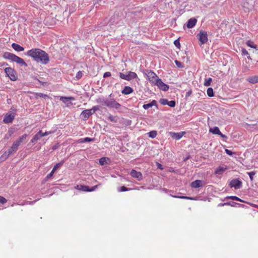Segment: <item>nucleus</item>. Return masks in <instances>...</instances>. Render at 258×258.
<instances>
[{"mask_svg":"<svg viewBox=\"0 0 258 258\" xmlns=\"http://www.w3.org/2000/svg\"><path fill=\"white\" fill-rule=\"evenodd\" d=\"M26 55L42 64H47L50 61L48 54L40 48H32L27 51Z\"/></svg>","mask_w":258,"mask_h":258,"instance_id":"obj_1","label":"nucleus"},{"mask_svg":"<svg viewBox=\"0 0 258 258\" xmlns=\"http://www.w3.org/2000/svg\"><path fill=\"white\" fill-rule=\"evenodd\" d=\"M3 57L6 59H9L16 62L21 67H24L25 68L28 67L27 63L23 58L17 56L12 53L9 52H5L3 53Z\"/></svg>","mask_w":258,"mask_h":258,"instance_id":"obj_2","label":"nucleus"},{"mask_svg":"<svg viewBox=\"0 0 258 258\" xmlns=\"http://www.w3.org/2000/svg\"><path fill=\"white\" fill-rule=\"evenodd\" d=\"M6 76L12 81H15L18 79V75L16 71L11 67L6 68L4 69Z\"/></svg>","mask_w":258,"mask_h":258,"instance_id":"obj_3","label":"nucleus"},{"mask_svg":"<svg viewBox=\"0 0 258 258\" xmlns=\"http://www.w3.org/2000/svg\"><path fill=\"white\" fill-rule=\"evenodd\" d=\"M255 2V0H244L242 4V8L244 12L247 13L252 10Z\"/></svg>","mask_w":258,"mask_h":258,"instance_id":"obj_4","label":"nucleus"},{"mask_svg":"<svg viewBox=\"0 0 258 258\" xmlns=\"http://www.w3.org/2000/svg\"><path fill=\"white\" fill-rule=\"evenodd\" d=\"M119 76L121 79L128 81L135 79L138 77L137 74L135 72L132 71L127 72V74L126 75L122 73H119Z\"/></svg>","mask_w":258,"mask_h":258,"instance_id":"obj_5","label":"nucleus"},{"mask_svg":"<svg viewBox=\"0 0 258 258\" xmlns=\"http://www.w3.org/2000/svg\"><path fill=\"white\" fill-rule=\"evenodd\" d=\"M105 106L109 108L117 109L120 107L121 104L116 102L114 99L110 98L106 100V101L105 102Z\"/></svg>","mask_w":258,"mask_h":258,"instance_id":"obj_6","label":"nucleus"},{"mask_svg":"<svg viewBox=\"0 0 258 258\" xmlns=\"http://www.w3.org/2000/svg\"><path fill=\"white\" fill-rule=\"evenodd\" d=\"M145 74L147 76L149 81L153 85L155 84L156 80L159 78L156 73L151 70H147Z\"/></svg>","mask_w":258,"mask_h":258,"instance_id":"obj_7","label":"nucleus"},{"mask_svg":"<svg viewBox=\"0 0 258 258\" xmlns=\"http://www.w3.org/2000/svg\"><path fill=\"white\" fill-rule=\"evenodd\" d=\"M197 37L200 41L201 45L205 44L208 41V35L206 31H200Z\"/></svg>","mask_w":258,"mask_h":258,"instance_id":"obj_8","label":"nucleus"},{"mask_svg":"<svg viewBox=\"0 0 258 258\" xmlns=\"http://www.w3.org/2000/svg\"><path fill=\"white\" fill-rule=\"evenodd\" d=\"M98 187V185H96L94 186H92L91 188H89V186L84 185H77L75 188L79 190L86 191V192H90L94 191Z\"/></svg>","mask_w":258,"mask_h":258,"instance_id":"obj_9","label":"nucleus"},{"mask_svg":"<svg viewBox=\"0 0 258 258\" xmlns=\"http://www.w3.org/2000/svg\"><path fill=\"white\" fill-rule=\"evenodd\" d=\"M229 186L236 189H240L242 186V182L239 178H235L230 181Z\"/></svg>","mask_w":258,"mask_h":258,"instance_id":"obj_10","label":"nucleus"},{"mask_svg":"<svg viewBox=\"0 0 258 258\" xmlns=\"http://www.w3.org/2000/svg\"><path fill=\"white\" fill-rule=\"evenodd\" d=\"M16 116L15 112H12L11 111L7 113L4 118L3 121L5 123H11L14 119Z\"/></svg>","mask_w":258,"mask_h":258,"instance_id":"obj_11","label":"nucleus"},{"mask_svg":"<svg viewBox=\"0 0 258 258\" xmlns=\"http://www.w3.org/2000/svg\"><path fill=\"white\" fill-rule=\"evenodd\" d=\"M154 85H156L158 88L164 91H167L169 89V86L163 82L161 79L158 78L156 80Z\"/></svg>","mask_w":258,"mask_h":258,"instance_id":"obj_12","label":"nucleus"},{"mask_svg":"<svg viewBox=\"0 0 258 258\" xmlns=\"http://www.w3.org/2000/svg\"><path fill=\"white\" fill-rule=\"evenodd\" d=\"M130 174L134 178L137 179L139 181H141L143 179V175L140 171H137L135 169H132Z\"/></svg>","mask_w":258,"mask_h":258,"instance_id":"obj_13","label":"nucleus"},{"mask_svg":"<svg viewBox=\"0 0 258 258\" xmlns=\"http://www.w3.org/2000/svg\"><path fill=\"white\" fill-rule=\"evenodd\" d=\"M206 184V182L202 180L197 179L191 183V186L192 188H197L202 187Z\"/></svg>","mask_w":258,"mask_h":258,"instance_id":"obj_14","label":"nucleus"},{"mask_svg":"<svg viewBox=\"0 0 258 258\" xmlns=\"http://www.w3.org/2000/svg\"><path fill=\"white\" fill-rule=\"evenodd\" d=\"M92 114H93L91 112V110L85 109L81 112L80 116L84 120H86L88 119Z\"/></svg>","mask_w":258,"mask_h":258,"instance_id":"obj_15","label":"nucleus"},{"mask_svg":"<svg viewBox=\"0 0 258 258\" xmlns=\"http://www.w3.org/2000/svg\"><path fill=\"white\" fill-rule=\"evenodd\" d=\"M75 98L73 97H61L60 100L67 104V106H70L73 105V103L70 102L71 100H75Z\"/></svg>","mask_w":258,"mask_h":258,"instance_id":"obj_16","label":"nucleus"},{"mask_svg":"<svg viewBox=\"0 0 258 258\" xmlns=\"http://www.w3.org/2000/svg\"><path fill=\"white\" fill-rule=\"evenodd\" d=\"M185 132H181L179 133L170 132V135L172 138L178 140L180 139L185 134Z\"/></svg>","mask_w":258,"mask_h":258,"instance_id":"obj_17","label":"nucleus"},{"mask_svg":"<svg viewBox=\"0 0 258 258\" xmlns=\"http://www.w3.org/2000/svg\"><path fill=\"white\" fill-rule=\"evenodd\" d=\"M210 132L215 135H219L222 138H226V135L222 134L217 126H214L213 128H210Z\"/></svg>","mask_w":258,"mask_h":258,"instance_id":"obj_18","label":"nucleus"},{"mask_svg":"<svg viewBox=\"0 0 258 258\" xmlns=\"http://www.w3.org/2000/svg\"><path fill=\"white\" fill-rule=\"evenodd\" d=\"M197 20L195 18H191L189 19L186 23V27L188 28H193L196 24Z\"/></svg>","mask_w":258,"mask_h":258,"instance_id":"obj_19","label":"nucleus"},{"mask_svg":"<svg viewBox=\"0 0 258 258\" xmlns=\"http://www.w3.org/2000/svg\"><path fill=\"white\" fill-rule=\"evenodd\" d=\"M42 137H43L42 131V130H40L36 135H34V136L31 139V143H35L38 140H40Z\"/></svg>","mask_w":258,"mask_h":258,"instance_id":"obj_20","label":"nucleus"},{"mask_svg":"<svg viewBox=\"0 0 258 258\" xmlns=\"http://www.w3.org/2000/svg\"><path fill=\"white\" fill-rule=\"evenodd\" d=\"M172 193H173V190H169V194L170 196H171L172 197H174V198H179V199H182L190 200H197L196 198L189 197H186V196H173V195H172Z\"/></svg>","mask_w":258,"mask_h":258,"instance_id":"obj_21","label":"nucleus"},{"mask_svg":"<svg viewBox=\"0 0 258 258\" xmlns=\"http://www.w3.org/2000/svg\"><path fill=\"white\" fill-rule=\"evenodd\" d=\"M155 106L157 107V101L155 100H153L151 101V102L148 103V104H145L143 105V107L144 109H148L150 107H152V106Z\"/></svg>","mask_w":258,"mask_h":258,"instance_id":"obj_22","label":"nucleus"},{"mask_svg":"<svg viewBox=\"0 0 258 258\" xmlns=\"http://www.w3.org/2000/svg\"><path fill=\"white\" fill-rule=\"evenodd\" d=\"M226 170V167L223 166H219L215 170V174L218 176L222 174Z\"/></svg>","mask_w":258,"mask_h":258,"instance_id":"obj_23","label":"nucleus"},{"mask_svg":"<svg viewBox=\"0 0 258 258\" xmlns=\"http://www.w3.org/2000/svg\"><path fill=\"white\" fill-rule=\"evenodd\" d=\"M134 90L131 87L129 86H125L123 90L121 91L122 94L124 95H128L133 93Z\"/></svg>","mask_w":258,"mask_h":258,"instance_id":"obj_24","label":"nucleus"},{"mask_svg":"<svg viewBox=\"0 0 258 258\" xmlns=\"http://www.w3.org/2000/svg\"><path fill=\"white\" fill-rule=\"evenodd\" d=\"M12 47L15 50L18 52H21L24 50V48L23 47L16 43H12Z\"/></svg>","mask_w":258,"mask_h":258,"instance_id":"obj_25","label":"nucleus"},{"mask_svg":"<svg viewBox=\"0 0 258 258\" xmlns=\"http://www.w3.org/2000/svg\"><path fill=\"white\" fill-rule=\"evenodd\" d=\"M118 19V15H113L112 16L109 22H108V24L111 26V25H113L115 24H117L118 23V21H117V20Z\"/></svg>","mask_w":258,"mask_h":258,"instance_id":"obj_26","label":"nucleus"},{"mask_svg":"<svg viewBox=\"0 0 258 258\" xmlns=\"http://www.w3.org/2000/svg\"><path fill=\"white\" fill-rule=\"evenodd\" d=\"M95 140V138H91L89 137H86L85 138H81L78 140V143H83L86 142H92Z\"/></svg>","mask_w":258,"mask_h":258,"instance_id":"obj_27","label":"nucleus"},{"mask_svg":"<svg viewBox=\"0 0 258 258\" xmlns=\"http://www.w3.org/2000/svg\"><path fill=\"white\" fill-rule=\"evenodd\" d=\"M247 80L251 84L258 83V76H254L249 77Z\"/></svg>","mask_w":258,"mask_h":258,"instance_id":"obj_28","label":"nucleus"},{"mask_svg":"<svg viewBox=\"0 0 258 258\" xmlns=\"http://www.w3.org/2000/svg\"><path fill=\"white\" fill-rule=\"evenodd\" d=\"M227 154L235 159H237L239 156V154L237 152H233L228 149H227Z\"/></svg>","mask_w":258,"mask_h":258,"instance_id":"obj_29","label":"nucleus"},{"mask_svg":"<svg viewBox=\"0 0 258 258\" xmlns=\"http://www.w3.org/2000/svg\"><path fill=\"white\" fill-rule=\"evenodd\" d=\"M227 199H231L232 200H233V201H239V202H242V203H245V202L239 198L238 197H236V196H227Z\"/></svg>","mask_w":258,"mask_h":258,"instance_id":"obj_30","label":"nucleus"},{"mask_svg":"<svg viewBox=\"0 0 258 258\" xmlns=\"http://www.w3.org/2000/svg\"><path fill=\"white\" fill-rule=\"evenodd\" d=\"M28 135L25 134L22 135V136L20 137L16 141V142L19 144V145L21 144V143H22L25 140H26V138L27 137Z\"/></svg>","mask_w":258,"mask_h":258,"instance_id":"obj_31","label":"nucleus"},{"mask_svg":"<svg viewBox=\"0 0 258 258\" xmlns=\"http://www.w3.org/2000/svg\"><path fill=\"white\" fill-rule=\"evenodd\" d=\"M10 156V155H8V153L5 151L0 157V163L6 160Z\"/></svg>","mask_w":258,"mask_h":258,"instance_id":"obj_32","label":"nucleus"},{"mask_svg":"<svg viewBox=\"0 0 258 258\" xmlns=\"http://www.w3.org/2000/svg\"><path fill=\"white\" fill-rule=\"evenodd\" d=\"M133 189L132 188H127L124 186H122L117 188V191L118 192H124L127 191H130L133 190Z\"/></svg>","mask_w":258,"mask_h":258,"instance_id":"obj_33","label":"nucleus"},{"mask_svg":"<svg viewBox=\"0 0 258 258\" xmlns=\"http://www.w3.org/2000/svg\"><path fill=\"white\" fill-rule=\"evenodd\" d=\"M65 162L64 160H63L61 161L60 162L56 163L53 167L52 170L54 171H55L57 169H58L59 168H60L61 166H62V165Z\"/></svg>","mask_w":258,"mask_h":258,"instance_id":"obj_34","label":"nucleus"},{"mask_svg":"<svg viewBox=\"0 0 258 258\" xmlns=\"http://www.w3.org/2000/svg\"><path fill=\"white\" fill-rule=\"evenodd\" d=\"M108 119L110 121L116 123L117 121V117L111 115V114H109Z\"/></svg>","mask_w":258,"mask_h":258,"instance_id":"obj_35","label":"nucleus"},{"mask_svg":"<svg viewBox=\"0 0 258 258\" xmlns=\"http://www.w3.org/2000/svg\"><path fill=\"white\" fill-rule=\"evenodd\" d=\"M207 93L208 96L211 97L214 96V92L212 88L209 87L207 90Z\"/></svg>","mask_w":258,"mask_h":258,"instance_id":"obj_36","label":"nucleus"},{"mask_svg":"<svg viewBox=\"0 0 258 258\" xmlns=\"http://www.w3.org/2000/svg\"><path fill=\"white\" fill-rule=\"evenodd\" d=\"M106 99L104 97H100L96 100V102L98 103H100L103 105H105V102L106 101Z\"/></svg>","mask_w":258,"mask_h":258,"instance_id":"obj_37","label":"nucleus"},{"mask_svg":"<svg viewBox=\"0 0 258 258\" xmlns=\"http://www.w3.org/2000/svg\"><path fill=\"white\" fill-rule=\"evenodd\" d=\"M246 44L247 45V46H248L249 47H250L251 48H254V49H256V48H257V45L254 44V42L252 41H250V40L247 41L246 42Z\"/></svg>","mask_w":258,"mask_h":258,"instance_id":"obj_38","label":"nucleus"},{"mask_svg":"<svg viewBox=\"0 0 258 258\" xmlns=\"http://www.w3.org/2000/svg\"><path fill=\"white\" fill-rule=\"evenodd\" d=\"M212 79L211 78H208L205 79V82L204 83V86H209L211 85Z\"/></svg>","mask_w":258,"mask_h":258,"instance_id":"obj_39","label":"nucleus"},{"mask_svg":"<svg viewBox=\"0 0 258 258\" xmlns=\"http://www.w3.org/2000/svg\"><path fill=\"white\" fill-rule=\"evenodd\" d=\"M148 135L150 138L153 139L157 136V132L156 131H152L148 133Z\"/></svg>","mask_w":258,"mask_h":258,"instance_id":"obj_40","label":"nucleus"},{"mask_svg":"<svg viewBox=\"0 0 258 258\" xmlns=\"http://www.w3.org/2000/svg\"><path fill=\"white\" fill-rule=\"evenodd\" d=\"M227 205L231 207H237V206H240V204L234 202H227Z\"/></svg>","mask_w":258,"mask_h":258,"instance_id":"obj_41","label":"nucleus"},{"mask_svg":"<svg viewBox=\"0 0 258 258\" xmlns=\"http://www.w3.org/2000/svg\"><path fill=\"white\" fill-rule=\"evenodd\" d=\"M106 159H108L106 157H102L99 159V162L101 165H104L106 163Z\"/></svg>","mask_w":258,"mask_h":258,"instance_id":"obj_42","label":"nucleus"},{"mask_svg":"<svg viewBox=\"0 0 258 258\" xmlns=\"http://www.w3.org/2000/svg\"><path fill=\"white\" fill-rule=\"evenodd\" d=\"M82 76H83V72L80 71L77 72V73L75 76V78L77 80H79L82 77Z\"/></svg>","mask_w":258,"mask_h":258,"instance_id":"obj_43","label":"nucleus"},{"mask_svg":"<svg viewBox=\"0 0 258 258\" xmlns=\"http://www.w3.org/2000/svg\"><path fill=\"white\" fill-rule=\"evenodd\" d=\"M159 102L161 104L163 105H167L168 104V100L165 98L160 99Z\"/></svg>","mask_w":258,"mask_h":258,"instance_id":"obj_44","label":"nucleus"},{"mask_svg":"<svg viewBox=\"0 0 258 258\" xmlns=\"http://www.w3.org/2000/svg\"><path fill=\"white\" fill-rule=\"evenodd\" d=\"M34 80H36L39 83H40L41 85L43 86H46L47 85V82L41 81L37 77H35L34 78Z\"/></svg>","mask_w":258,"mask_h":258,"instance_id":"obj_45","label":"nucleus"},{"mask_svg":"<svg viewBox=\"0 0 258 258\" xmlns=\"http://www.w3.org/2000/svg\"><path fill=\"white\" fill-rule=\"evenodd\" d=\"M255 171L247 172V174L249 175V177L251 181H252L253 180V176L255 175Z\"/></svg>","mask_w":258,"mask_h":258,"instance_id":"obj_46","label":"nucleus"},{"mask_svg":"<svg viewBox=\"0 0 258 258\" xmlns=\"http://www.w3.org/2000/svg\"><path fill=\"white\" fill-rule=\"evenodd\" d=\"M175 63L176 65L177 66V67L179 68H182L184 67L183 64L181 62H180L178 60H175Z\"/></svg>","mask_w":258,"mask_h":258,"instance_id":"obj_47","label":"nucleus"},{"mask_svg":"<svg viewBox=\"0 0 258 258\" xmlns=\"http://www.w3.org/2000/svg\"><path fill=\"white\" fill-rule=\"evenodd\" d=\"M174 44L178 49L180 48V42H179V38H178V39H176L175 40H174Z\"/></svg>","mask_w":258,"mask_h":258,"instance_id":"obj_48","label":"nucleus"},{"mask_svg":"<svg viewBox=\"0 0 258 258\" xmlns=\"http://www.w3.org/2000/svg\"><path fill=\"white\" fill-rule=\"evenodd\" d=\"M100 109V106L99 105H96V106H94L92 109H90V110H91V112H92V114H93L94 113H95V111L99 110Z\"/></svg>","mask_w":258,"mask_h":258,"instance_id":"obj_49","label":"nucleus"},{"mask_svg":"<svg viewBox=\"0 0 258 258\" xmlns=\"http://www.w3.org/2000/svg\"><path fill=\"white\" fill-rule=\"evenodd\" d=\"M167 105L171 107H174L176 105V102L174 100H171L168 101V104Z\"/></svg>","mask_w":258,"mask_h":258,"instance_id":"obj_50","label":"nucleus"},{"mask_svg":"<svg viewBox=\"0 0 258 258\" xmlns=\"http://www.w3.org/2000/svg\"><path fill=\"white\" fill-rule=\"evenodd\" d=\"M7 202V200L5 198L0 196V203L1 204H5Z\"/></svg>","mask_w":258,"mask_h":258,"instance_id":"obj_51","label":"nucleus"},{"mask_svg":"<svg viewBox=\"0 0 258 258\" xmlns=\"http://www.w3.org/2000/svg\"><path fill=\"white\" fill-rule=\"evenodd\" d=\"M36 96L37 97H41V98H46L48 97V96L46 94H44L42 93H36Z\"/></svg>","mask_w":258,"mask_h":258,"instance_id":"obj_52","label":"nucleus"},{"mask_svg":"<svg viewBox=\"0 0 258 258\" xmlns=\"http://www.w3.org/2000/svg\"><path fill=\"white\" fill-rule=\"evenodd\" d=\"M54 172H55L54 171H53V170H51V172H50V173H49V174L46 176V180H48L49 178H51V177L53 176V174H54Z\"/></svg>","mask_w":258,"mask_h":258,"instance_id":"obj_53","label":"nucleus"},{"mask_svg":"<svg viewBox=\"0 0 258 258\" xmlns=\"http://www.w3.org/2000/svg\"><path fill=\"white\" fill-rule=\"evenodd\" d=\"M53 131H47V132H45L44 133H43L42 132V136H43V137L45 136H47L48 135H50V134H53Z\"/></svg>","mask_w":258,"mask_h":258,"instance_id":"obj_54","label":"nucleus"},{"mask_svg":"<svg viewBox=\"0 0 258 258\" xmlns=\"http://www.w3.org/2000/svg\"><path fill=\"white\" fill-rule=\"evenodd\" d=\"M241 53L242 55H248V51L245 48H242Z\"/></svg>","mask_w":258,"mask_h":258,"instance_id":"obj_55","label":"nucleus"},{"mask_svg":"<svg viewBox=\"0 0 258 258\" xmlns=\"http://www.w3.org/2000/svg\"><path fill=\"white\" fill-rule=\"evenodd\" d=\"M111 74L110 72H106L104 73L103 77L104 78H107V77L111 76Z\"/></svg>","mask_w":258,"mask_h":258,"instance_id":"obj_56","label":"nucleus"},{"mask_svg":"<svg viewBox=\"0 0 258 258\" xmlns=\"http://www.w3.org/2000/svg\"><path fill=\"white\" fill-rule=\"evenodd\" d=\"M8 153V155H12L15 153H16L15 151H13L11 150V148H10L8 151H6Z\"/></svg>","mask_w":258,"mask_h":258,"instance_id":"obj_57","label":"nucleus"},{"mask_svg":"<svg viewBox=\"0 0 258 258\" xmlns=\"http://www.w3.org/2000/svg\"><path fill=\"white\" fill-rule=\"evenodd\" d=\"M58 147H59L58 144H55V145H54V146H52V149L53 150H55L57 149Z\"/></svg>","mask_w":258,"mask_h":258,"instance_id":"obj_58","label":"nucleus"},{"mask_svg":"<svg viewBox=\"0 0 258 258\" xmlns=\"http://www.w3.org/2000/svg\"><path fill=\"white\" fill-rule=\"evenodd\" d=\"M157 167L158 168L161 169V170H163V166L162 165L159 163H157Z\"/></svg>","mask_w":258,"mask_h":258,"instance_id":"obj_59","label":"nucleus"},{"mask_svg":"<svg viewBox=\"0 0 258 258\" xmlns=\"http://www.w3.org/2000/svg\"><path fill=\"white\" fill-rule=\"evenodd\" d=\"M11 148V150H12L13 151H15V152H16L18 150V149L17 148H16V147L15 146H14L13 145H12V146Z\"/></svg>","mask_w":258,"mask_h":258,"instance_id":"obj_60","label":"nucleus"},{"mask_svg":"<svg viewBox=\"0 0 258 258\" xmlns=\"http://www.w3.org/2000/svg\"><path fill=\"white\" fill-rule=\"evenodd\" d=\"M13 145L14 146H15L16 147V148H17L18 149V147H19V146H20V145H19V144H18L16 141H15V142L13 143Z\"/></svg>","mask_w":258,"mask_h":258,"instance_id":"obj_61","label":"nucleus"},{"mask_svg":"<svg viewBox=\"0 0 258 258\" xmlns=\"http://www.w3.org/2000/svg\"><path fill=\"white\" fill-rule=\"evenodd\" d=\"M8 133L9 135L11 136L14 133V131L12 129L9 130L8 131Z\"/></svg>","mask_w":258,"mask_h":258,"instance_id":"obj_62","label":"nucleus"},{"mask_svg":"<svg viewBox=\"0 0 258 258\" xmlns=\"http://www.w3.org/2000/svg\"><path fill=\"white\" fill-rule=\"evenodd\" d=\"M40 200V199H37V200H34V201H32V202H30V204H31V205L34 204V203H35L37 201H38V200Z\"/></svg>","mask_w":258,"mask_h":258,"instance_id":"obj_63","label":"nucleus"},{"mask_svg":"<svg viewBox=\"0 0 258 258\" xmlns=\"http://www.w3.org/2000/svg\"><path fill=\"white\" fill-rule=\"evenodd\" d=\"M234 69H236V66H234V65H232L231 68H229L228 72H229L231 69H232V71H233Z\"/></svg>","mask_w":258,"mask_h":258,"instance_id":"obj_64","label":"nucleus"}]
</instances>
